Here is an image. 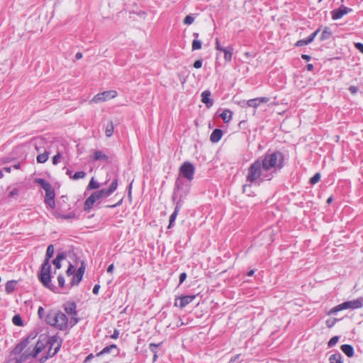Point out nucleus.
I'll use <instances>...</instances> for the list:
<instances>
[{
	"label": "nucleus",
	"instance_id": "20e7f679",
	"mask_svg": "<svg viewBox=\"0 0 363 363\" xmlns=\"http://www.w3.org/2000/svg\"><path fill=\"white\" fill-rule=\"evenodd\" d=\"M181 191V180L179 178L177 179L175 187L174 190V193L172 195V201L175 202V208L174 212L169 217V223L168 225V228H171L174 225V223L177 218V216L182 206L184 199L188 194L189 189L184 191L183 192H180Z\"/></svg>",
	"mask_w": 363,
	"mask_h": 363
},
{
	"label": "nucleus",
	"instance_id": "5701e85b",
	"mask_svg": "<svg viewBox=\"0 0 363 363\" xmlns=\"http://www.w3.org/2000/svg\"><path fill=\"white\" fill-rule=\"evenodd\" d=\"M117 346L116 345H111L105 347L101 352L96 354L97 357H100L104 354L110 353L113 350H116Z\"/></svg>",
	"mask_w": 363,
	"mask_h": 363
},
{
	"label": "nucleus",
	"instance_id": "3c124183",
	"mask_svg": "<svg viewBox=\"0 0 363 363\" xmlns=\"http://www.w3.org/2000/svg\"><path fill=\"white\" fill-rule=\"evenodd\" d=\"M45 314V310L42 306H40L38 310V315L40 318H43Z\"/></svg>",
	"mask_w": 363,
	"mask_h": 363
},
{
	"label": "nucleus",
	"instance_id": "09e8293b",
	"mask_svg": "<svg viewBox=\"0 0 363 363\" xmlns=\"http://www.w3.org/2000/svg\"><path fill=\"white\" fill-rule=\"evenodd\" d=\"M57 281H58L59 286L60 287H64V286H65V279H64L62 275H59L58 276Z\"/></svg>",
	"mask_w": 363,
	"mask_h": 363
},
{
	"label": "nucleus",
	"instance_id": "58836bf2",
	"mask_svg": "<svg viewBox=\"0 0 363 363\" xmlns=\"http://www.w3.org/2000/svg\"><path fill=\"white\" fill-rule=\"evenodd\" d=\"M30 338L29 337L23 340L18 345L24 350V349L28 345Z\"/></svg>",
	"mask_w": 363,
	"mask_h": 363
},
{
	"label": "nucleus",
	"instance_id": "8fccbe9b",
	"mask_svg": "<svg viewBox=\"0 0 363 363\" xmlns=\"http://www.w3.org/2000/svg\"><path fill=\"white\" fill-rule=\"evenodd\" d=\"M225 48L220 45L218 38L216 39V49L219 51H223Z\"/></svg>",
	"mask_w": 363,
	"mask_h": 363
},
{
	"label": "nucleus",
	"instance_id": "dca6fc26",
	"mask_svg": "<svg viewBox=\"0 0 363 363\" xmlns=\"http://www.w3.org/2000/svg\"><path fill=\"white\" fill-rule=\"evenodd\" d=\"M211 91L205 90L201 93V101L206 104L208 108H210L213 104V101L211 99Z\"/></svg>",
	"mask_w": 363,
	"mask_h": 363
},
{
	"label": "nucleus",
	"instance_id": "39448f33",
	"mask_svg": "<svg viewBox=\"0 0 363 363\" xmlns=\"http://www.w3.org/2000/svg\"><path fill=\"white\" fill-rule=\"evenodd\" d=\"M45 321L48 324L60 330H65L70 325L66 314L60 311H49L45 317Z\"/></svg>",
	"mask_w": 363,
	"mask_h": 363
},
{
	"label": "nucleus",
	"instance_id": "6ab92c4d",
	"mask_svg": "<svg viewBox=\"0 0 363 363\" xmlns=\"http://www.w3.org/2000/svg\"><path fill=\"white\" fill-rule=\"evenodd\" d=\"M8 197L11 199H16L19 194V189L16 186H9L7 189Z\"/></svg>",
	"mask_w": 363,
	"mask_h": 363
},
{
	"label": "nucleus",
	"instance_id": "ddd939ff",
	"mask_svg": "<svg viewBox=\"0 0 363 363\" xmlns=\"http://www.w3.org/2000/svg\"><path fill=\"white\" fill-rule=\"evenodd\" d=\"M269 101L268 97H259L248 100L246 104L250 107L257 108L261 104L267 103Z\"/></svg>",
	"mask_w": 363,
	"mask_h": 363
},
{
	"label": "nucleus",
	"instance_id": "bf43d9fd",
	"mask_svg": "<svg viewBox=\"0 0 363 363\" xmlns=\"http://www.w3.org/2000/svg\"><path fill=\"white\" fill-rule=\"evenodd\" d=\"M118 335H119V332L118 330H115L113 331V333L111 335V337L112 339H117L118 337Z\"/></svg>",
	"mask_w": 363,
	"mask_h": 363
},
{
	"label": "nucleus",
	"instance_id": "f704fd0d",
	"mask_svg": "<svg viewBox=\"0 0 363 363\" xmlns=\"http://www.w3.org/2000/svg\"><path fill=\"white\" fill-rule=\"evenodd\" d=\"M82 277L83 276L79 275L78 274L76 273L72 278L71 282L72 285H77L81 281Z\"/></svg>",
	"mask_w": 363,
	"mask_h": 363
},
{
	"label": "nucleus",
	"instance_id": "aec40b11",
	"mask_svg": "<svg viewBox=\"0 0 363 363\" xmlns=\"http://www.w3.org/2000/svg\"><path fill=\"white\" fill-rule=\"evenodd\" d=\"M224 58L226 62H230L233 53V48L231 46L225 48L223 51Z\"/></svg>",
	"mask_w": 363,
	"mask_h": 363
},
{
	"label": "nucleus",
	"instance_id": "f03ea898",
	"mask_svg": "<svg viewBox=\"0 0 363 363\" xmlns=\"http://www.w3.org/2000/svg\"><path fill=\"white\" fill-rule=\"evenodd\" d=\"M61 340L57 336L49 337L45 335H41L33 350L30 352L26 350L22 354L20 360H26L30 357H36L39 353L48 348L46 354L43 355L39 359V363H44L47 359L58 352L61 347Z\"/></svg>",
	"mask_w": 363,
	"mask_h": 363
},
{
	"label": "nucleus",
	"instance_id": "1a4fd4ad",
	"mask_svg": "<svg viewBox=\"0 0 363 363\" xmlns=\"http://www.w3.org/2000/svg\"><path fill=\"white\" fill-rule=\"evenodd\" d=\"M117 95L118 93L115 90L106 91L95 95L90 101V103L98 104L104 102L109 99L116 98Z\"/></svg>",
	"mask_w": 363,
	"mask_h": 363
},
{
	"label": "nucleus",
	"instance_id": "49530a36",
	"mask_svg": "<svg viewBox=\"0 0 363 363\" xmlns=\"http://www.w3.org/2000/svg\"><path fill=\"white\" fill-rule=\"evenodd\" d=\"M349 91L352 94L354 95L359 91V88L356 86H350Z\"/></svg>",
	"mask_w": 363,
	"mask_h": 363
},
{
	"label": "nucleus",
	"instance_id": "052dcab7",
	"mask_svg": "<svg viewBox=\"0 0 363 363\" xmlns=\"http://www.w3.org/2000/svg\"><path fill=\"white\" fill-rule=\"evenodd\" d=\"M113 269H114V265L113 264H110L108 268H107V272L109 273V274H111L113 273Z\"/></svg>",
	"mask_w": 363,
	"mask_h": 363
},
{
	"label": "nucleus",
	"instance_id": "6e6552de",
	"mask_svg": "<svg viewBox=\"0 0 363 363\" xmlns=\"http://www.w3.org/2000/svg\"><path fill=\"white\" fill-rule=\"evenodd\" d=\"M195 167L189 162H184L179 167V174L188 181L191 182L194 179Z\"/></svg>",
	"mask_w": 363,
	"mask_h": 363
},
{
	"label": "nucleus",
	"instance_id": "69168bd1",
	"mask_svg": "<svg viewBox=\"0 0 363 363\" xmlns=\"http://www.w3.org/2000/svg\"><path fill=\"white\" fill-rule=\"evenodd\" d=\"M82 57V54L81 52H77L75 55L76 60H79Z\"/></svg>",
	"mask_w": 363,
	"mask_h": 363
},
{
	"label": "nucleus",
	"instance_id": "7c9ffc66",
	"mask_svg": "<svg viewBox=\"0 0 363 363\" xmlns=\"http://www.w3.org/2000/svg\"><path fill=\"white\" fill-rule=\"evenodd\" d=\"M331 35L332 32L330 31V30L328 28H325L321 34L320 40H324L328 39L331 37Z\"/></svg>",
	"mask_w": 363,
	"mask_h": 363
},
{
	"label": "nucleus",
	"instance_id": "a18cd8bd",
	"mask_svg": "<svg viewBox=\"0 0 363 363\" xmlns=\"http://www.w3.org/2000/svg\"><path fill=\"white\" fill-rule=\"evenodd\" d=\"M23 349L21 347V346L18 344L16 347L13 350V353L14 354H19L23 352Z\"/></svg>",
	"mask_w": 363,
	"mask_h": 363
},
{
	"label": "nucleus",
	"instance_id": "412c9836",
	"mask_svg": "<svg viewBox=\"0 0 363 363\" xmlns=\"http://www.w3.org/2000/svg\"><path fill=\"white\" fill-rule=\"evenodd\" d=\"M233 113L229 109L224 110L220 115L224 123H228L232 118Z\"/></svg>",
	"mask_w": 363,
	"mask_h": 363
},
{
	"label": "nucleus",
	"instance_id": "423d86ee",
	"mask_svg": "<svg viewBox=\"0 0 363 363\" xmlns=\"http://www.w3.org/2000/svg\"><path fill=\"white\" fill-rule=\"evenodd\" d=\"M51 265L48 260H44L41 267L40 273L38 275L39 280L46 288L54 291V286L51 284Z\"/></svg>",
	"mask_w": 363,
	"mask_h": 363
},
{
	"label": "nucleus",
	"instance_id": "de8ad7c7",
	"mask_svg": "<svg viewBox=\"0 0 363 363\" xmlns=\"http://www.w3.org/2000/svg\"><path fill=\"white\" fill-rule=\"evenodd\" d=\"M74 272H75V267L73 265L70 264L67 270V274L68 276H70V275L73 274Z\"/></svg>",
	"mask_w": 363,
	"mask_h": 363
},
{
	"label": "nucleus",
	"instance_id": "a19ab883",
	"mask_svg": "<svg viewBox=\"0 0 363 363\" xmlns=\"http://www.w3.org/2000/svg\"><path fill=\"white\" fill-rule=\"evenodd\" d=\"M194 21V18L191 16L188 15L186 16L184 19V23L186 25H191Z\"/></svg>",
	"mask_w": 363,
	"mask_h": 363
},
{
	"label": "nucleus",
	"instance_id": "393cba45",
	"mask_svg": "<svg viewBox=\"0 0 363 363\" xmlns=\"http://www.w3.org/2000/svg\"><path fill=\"white\" fill-rule=\"evenodd\" d=\"M35 182L37 184H38L39 185H40V186L44 189V191L47 190L48 188L52 186L49 182H48L47 181H45L43 179H40V178L36 179Z\"/></svg>",
	"mask_w": 363,
	"mask_h": 363
},
{
	"label": "nucleus",
	"instance_id": "72a5a7b5",
	"mask_svg": "<svg viewBox=\"0 0 363 363\" xmlns=\"http://www.w3.org/2000/svg\"><path fill=\"white\" fill-rule=\"evenodd\" d=\"M201 45H202V43H201V40H199L198 39H194L192 42V45H191L192 50H200L201 48Z\"/></svg>",
	"mask_w": 363,
	"mask_h": 363
},
{
	"label": "nucleus",
	"instance_id": "4be33fe9",
	"mask_svg": "<svg viewBox=\"0 0 363 363\" xmlns=\"http://www.w3.org/2000/svg\"><path fill=\"white\" fill-rule=\"evenodd\" d=\"M342 354L340 352H336L333 354H332L329 357V362L330 363H343Z\"/></svg>",
	"mask_w": 363,
	"mask_h": 363
},
{
	"label": "nucleus",
	"instance_id": "ea45409f",
	"mask_svg": "<svg viewBox=\"0 0 363 363\" xmlns=\"http://www.w3.org/2000/svg\"><path fill=\"white\" fill-rule=\"evenodd\" d=\"M55 198H48L45 199V201L47 205H48L51 208H54L55 207Z\"/></svg>",
	"mask_w": 363,
	"mask_h": 363
},
{
	"label": "nucleus",
	"instance_id": "f3484780",
	"mask_svg": "<svg viewBox=\"0 0 363 363\" xmlns=\"http://www.w3.org/2000/svg\"><path fill=\"white\" fill-rule=\"evenodd\" d=\"M223 131L220 129L216 128L212 132L210 140L213 143H217L221 139Z\"/></svg>",
	"mask_w": 363,
	"mask_h": 363
},
{
	"label": "nucleus",
	"instance_id": "c756f323",
	"mask_svg": "<svg viewBox=\"0 0 363 363\" xmlns=\"http://www.w3.org/2000/svg\"><path fill=\"white\" fill-rule=\"evenodd\" d=\"M12 322L15 325L17 326H22L23 325L22 318L18 314H16L13 317Z\"/></svg>",
	"mask_w": 363,
	"mask_h": 363
},
{
	"label": "nucleus",
	"instance_id": "774afa93",
	"mask_svg": "<svg viewBox=\"0 0 363 363\" xmlns=\"http://www.w3.org/2000/svg\"><path fill=\"white\" fill-rule=\"evenodd\" d=\"M66 174L67 175H68L69 177V178L71 179V176H73L72 174V171L70 169H67L66 171Z\"/></svg>",
	"mask_w": 363,
	"mask_h": 363
},
{
	"label": "nucleus",
	"instance_id": "680f3d73",
	"mask_svg": "<svg viewBox=\"0 0 363 363\" xmlns=\"http://www.w3.org/2000/svg\"><path fill=\"white\" fill-rule=\"evenodd\" d=\"M240 354H237V355L231 357V359L230 360V363L235 362L240 357Z\"/></svg>",
	"mask_w": 363,
	"mask_h": 363
},
{
	"label": "nucleus",
	"instance_id": "9d476101",
	"mask_svg": "<svg viewBox=\"0 0 363 363\" xmlns=\"http://www.w3.org/2000/svg\"><path fill=\"white\" fill-rule=\"evenodd\" d=\"M76 308L77 306L74 302H68L65 305V311L67 314L71 315L69 320L71 327L75 325L79 321V319L77 318V313Z\"/></svg>",
	"mask_w": 363,
	"mask_h": 363
},
{
	"label": "nucleus",
	"instance_id": "9b49d317",
	"mask_svg": "<svg viewBox=\"0 0 363 363\" xmlns=\"http://www.w3.org/2000/svg\"><path fill=\"white\" fill-rule=\"evenodd\" d=\"M196 298V295H187L179 297L175 300L174 306L181 308H184L189 303H191Z\"/></svg>",
	"mask_w": 363,
	"mask_h": 363
},
{
	"label": "nucleus",
	"instance_id": "e2e57ef3",
	"mask_svg": "<svg viewBox=\"0 0 363 363\" xmlns=\"http://www.w3.org/2000/svg\"><path fill=\"white\" fill-rule=\"evenodd\" d=\"M301 57H302L303 60H306V61H309V60H311V56H309V55H305V54H303V55H301Z\"/></svg>",
	"mask_w": 363,
	"mask_h": 363
},
{
	"label": "nucleus",
	"instance_id": "603ef678",
	"mask_svg": "<svg viewBox=\"0 0 363 363\" xmlns=\"http://www.w3.org/2000/svg\"><path fill=\"white\" fill-rule=\"evenodd\" d=\"M202 64H203V62L201 60H196L194 63V67L196 68V69H199L202 67Z\"/></svg>",
	"mask_w": 363,
	"mask_h": 363
},
{
	"label": "nucleus",
	"instance_id": "4468645a",
	"mask_svg": "<svg viewBox=\"0 0 363 363\" xmlns=\"http://www.w3.org/2000/svg\"><path fill=\"white\" fill-rule=\"evenodd\" d=\"M318 33V30L313 32L312 34H311L306 39L299 40L296 43V47H302L312 43L315 38L317 33Z\"/></svg>",
	"mask_w": 363,
	"mask_h": 363
},
{
	"label": "nucleus",
	"instance_id": "7ed1b4c3",
	"mask_svg": "<svg viewBox=\"0 0 363 363\" xmlns=\"http://www.w3.org/2000/svg\"><path fill=\"white\" fill-rule=\"evenodd\" d=\"M118 187V179L116 178L111 184L108 189H102L93 192L85 201L84 209L86 211H90L96 201L108 197Z\"/></svg>",
	"mask_w": 363,
	"mask_h": 363
},
{
	"label": "nucleus",
	"instance_id": "4d7b16f0",
	"mask_svg": "<svg viewBox=\"0 0 363 363\" xmlns=\"http://www.w3.org/2000/svg\"><path fill=\"white\" fill-rule=\"evenodd\" d=\"M186 279V274L183 272L179 275V284H182Z\"/></svg>",
	"mask_w": 363,
	"mask_h": 363
},
{
	"label": "nucleus",
	"instance_id": "c9c22d12",
	"mask_svg": "<svg viewBox=\"0 0 363 363\" xmlns=\"http://www.w3.org/2000/svg\"><path fill=\"white\" fill-rule=\"evenodd\" d=\"M45 191V199L55 198V191L52 186L48 188Z\"/></svg>",
	"mask_w": 363,
	"mask_h": 363
},
{
	"label": "nucleus",
	"instance_id": "2f4dec72",
	"mask_svg": "<svg viewBox=\"0 0 363 363\" xmlns=\"http://www.w3.org/2000/svg\"><path fill=\"white\" fill-rule=\"evenodd\" d=\"M113 130H114V127H113V123L109 122L106 128V131H105L106 135L107 137H111L113 133Z\"/></svg>",
	"mask_w": 363,
	"mask_h": 363
},
{
	"label": "nucleus",
	"instance_id": "a211bd4d",
	"mask_svg": "<svg viewBox=\"0 0 363 363\" xmlns=\"http://www.w3.org/2000/svg\"><path fill=\"white\" fill-rule=\"evenodd\" d=\"M341 350L349 357H352L354 355V349L350 345H342Z\"/></svg>",
	"mask_w": 363,
	"mask_h": 363
},
{
	"label": "nucleus",
	"instance_id": "c03bdc74",
	"mask_svg": "<svg viewBox=\"0 0 363 363\" xmlns=\"http://www.w3.org/2000/svg\"><path fill=\"white\" fill-rule=\"evenodd\" d=\"M160 344H158V345H156V344H154V343H151L149 345V348L150 350V351L154 353V354H157V347L160 346Z\"/></svg>",
	"mask_w": 363,
	"mask_h": 363
},
{
	"label": "nucleus",
	"instance_id": "864d4df0",
	"mask_svg": "<svg viewBox=\"0 0 363 363\" xmlns=\"http://www.w3.org/2000/svg\"><path fill=\"white\" fill-rule=\"evenodd\" d=\"M84 271H85V267L84 266V264H82L81 267L77 269L76 273L78 274L79 275L83 276Z\"/></svg>",
	"mask_w": 363,
	"mask_h": 363
},
{
	"label": "nucleus",
	"instance_id": "338daca9",
	"mask_svg": "<svg viewBox=\"0 0 363 363\" xmlns=\"http://www.w3.org/2000/svg\"><path fill=\"white\" fill-rule=\"evenodd\" d=\"M307 69L308 71H312L313 69V65L312 64L307 65Z\"/></svg>",
	"mask_w": 363,
	"mask_h": 363
},
{
	"label": "nucleus",
	"instance_id": "0eeeda50",
	"mask_svg": "<svg viewBox=\"0 0 363 363\" xmlns=\"http://www.w3.org/2000/svg\"><path fill=\"white\" fill-rule=\"evenodd\" d=\"M363 306V298L360 297L355 300L345 301L331 309L330 313H334L346 309H357Z\"/></svg>",
	"mask_w": 363,
	"mask_h": 363
},
{
	"label": "nucleus",
	"instance_id": "0e129e2a",
	"mask_svg": "<svg viewBox=\"0 0 363 363\" xmlns=\"http://www.w3.org/2000/svg\"><path fill=\"white\" fill-rule=\"evenodd\" d=\"M93 357H94V355H93L92 354H89V355L86 357V359H85V360H84V362H87L90 361Z\"/></svg>",
	"mask_w": 363,
	"mask_h": 363
},
{
	"label": "nucleus",
	"instance_id": "f8f14e48",
	"mask_svg": "<svg viewBox=\"0 0 363 363\" xmlns=\"http://www.w3.org/2000/svg\"><path fill=\"white\" fill-rule=\"evenodd\" d=\"M352 11V9L347 8L345 6H342L338 9H335L331 11L332 18L333 20L340 19L344 15L351 12Z\"/></svg>",
	"mask_w": 363,
	"mask_h": 363
},
{
	"label": "nucleus",
	"instance_id": "37998d69",
	"mask_svg": "<svg viewBox=\"0 0 363 363\" xmlns=\"http://www.w3.org/2000/svg\"><path fill=\"white\" fill-rule=\"evenodd\" d=\"M62 155L60 152H57L53 157H52V164L56 165L59 162V160L61 158Z\"/></svg>",
	"mask_w": 363,
	"mask_h": 363
},
{
	"label": "nucleus",
	"instance_id": "79ce46f5",
	"mask_svg": "<svg viewBox=\"0 0 363 363\" xmlns=\"http://www.w3.org/2000/svg\"><path fill=\"white\" fill-rule=\"evenodd\" d=\"M54 216L57 218H63V219H69V218H73V216H71V215H61V214H60L57 212H55L54 213Z\"/></svg>",
	"mask_w": 363,
	"mask_h": 363
},
{
	"label": "nucleus",
	"instance_id": "13d9d810",
	"mask_svg": "<svg viewBox=\"0 0 363 363\" xmlns=\"http://www.w3.org/2000/svg\"><path fill=\"white\" fill-rule=\"evenodd\" d=\"M99 289H100V286L99 284L94 285V286L93 288V291H92L93 294L95 295H97L99 294Z\"/></svg>",
	"mask_w": 363,
	"mask_h": 363
},
{
	"label": "nucleus",
	"instance_id": "6e6d98bb",
	"mask_svg": "<svg viewBox=\"0 0 363 363\" xmlns=\"http://www.w3.org/2000/svg\"><path fill=\"white\" fill-rule=\"evenodd\" d=\"M123 202V199H121L120 201L118 202H117L115 204H113V205H107L106 206V208H115V207H117L120 205H121Z\"/></svg>",
	"mask_w": 363,
	"mask_h": 363
},
{
	"label": "nucleus",
	"instance_id": "f257e3e1",
	"mask_svg": "<svg viewBox=\"0 0 363 363\" xmlns=\"http://www.w3.org/2000/svg\"><path fill=\"white\" fill-rule=\"evenodd\" d=\"M284 155L277 151L266 154L263 159L255 160L247 169V184L242 186L243 192L252 184L259 185L264 181L271 180L273 174L283 167Z\"/></svg>",
	"mask_w": 363,
	"mask_h": 363
},
{
	"label": "nucleus",
	"instance_id": "e433bc0d",
	"mask_svg": "<svg viewBox=\"0 0 363 363\" xmlns=\"http://www.w3.org/2000/svg\"><path fill=\"white\" fill-rule=\"evenodd\" d=\"M320 173L315 174L310 179V183L312 184H315L320 181Z\"/></svg>",
	"mask_w": 363,
	"mask_h": 363
},
{
	"label": "nucleus",
	"instance_id": "4c0bfd02",
	"mask_svg": "<svg viewBox=\"0 0 363 363\" xmlns=\"http://www.w3.org/2000/svg\"><path fill=\"white\" fill-rule=\"evenodd\" d=\"M339 340V337L338 336H334L328 342V346L329 347H333L334 345H336V343L338 342Z\"/></svg>",
	"mask_w": 363,
	"mask_h": 363
},
{
	"label": "nucleus",
	"instance_id": "2eb2a0df",
	"mask_svg": "<svg viewBox=\"0 0 363 363\" xmlns=\"http://www.w3.org/2000/svg\"><path fill=\"white\" fill-rule=\"evenodd\" d=\"M93 161H102L104 162H108V157L101 150H95L91 156Z\"/></svg>",
	"mask_w": 363,
	"mask_h": 363
},
{
	"label": "nucleus",
	"instance_id": "473e14b6",
	"mask_svg": "<svg viewBox=\"0 0 363 363\" xmlns=\"http://www.w3.org/2000/svg\"><path fill=\"white\" fill-rule=\"evenodd\" d=\"M86 173L84 171L77 172L73 176H71V179L73 180H78L85 177Z\"/></svg>",
	"mask_w": 363,
	"mask_h": 363
},
{
	"label": "nucleus",
	"instance_id": "cd10ccee",
	"mask_svg": "<svg viewBox=\"0 0 363 363\" xmlns=\"http://www.w3.org/2000/svg\"><path fill=\"white\" fill-rule=\"evenodd\" d=\"M48 160V153L45 152L37 156L36 160L38 163H45Z\"/></svg>",
	"mask_w": 363,
	"mask_h": 363
},
{
	"label": "nucleus",
	"instance_id": "5fc2aeb1",
	"mask_svg": "<svg viewBox=\"0 0 363 363\" xmlns=\"http://www.w3.org/2000/svg\"><path fill=\"white\" fill-rule=\"evenodd\" d=\"M354 47L362 53H363V44L361 43H354Z\"/></svg>",
	"mask_w": 363,
	"mask_h": 363
},
{
	"label": "nucleus",
	"instance_id": "b1692460",
	"mask_svg": "<svg viewBox=\"0 0 363 363\" xmlns=\"http://www.w3.org/2000/svg\"><path fill=\"white\" fill-rule=\"evenodd\" d=\"M63 259H65V255L63 253H60L58 254L55 259L53 260L52 263L57 269H60L61 267V261Z\"/></svg>",
	"mask_w": 363,
	"mask_h": 363
},
{
	"label": "nucleus",
	"instance_id": "c85d7f7f",
	"mask_svg": "<svg viewBox=\"0 0 363 363\" xmlns=\"http://www.w3.org/2000/svg\"><path fill=\"white\" fill-rule=\"evenodd\" d=\"M54 255V247L52 245H50L46 250V258L45 260H48V262H50V259Z\"/></svg>",
	"mask_w": 363,
	"mask_h": 363
},
{
	"label": "nucleus",
	"instance_id": "bb28decb",
	"mask_svg": "<svg viewBox=\"0 0 363 363\" xmlns=\"http://www.w3.org/2000/svg\"><path fill=\"white\" fill-rule=\"evenodd\" d=\"M16 282L15 281H9L6 284L5 289L8 294H10L13 291Z\"/></svg>",
	"mask_w": 363,
	"mask_h": 363
},
{
	"label": "nucleus",
	"instance_id": "a878e982",
	"mask_svg": "<svg viewBox=\"0 0 363 363\" xmlns=\"http://www.w3.org/2000/svg\"><path fill=\"white\" fill-rule=\"evenodd\" d=\"M100 187V184L96 181L94 178H91L90 180L87 187L86 190H92V189H97Z\"/></svg>",
	"mask_w": 363,
	"mask_h": 363
}]
</instances>
